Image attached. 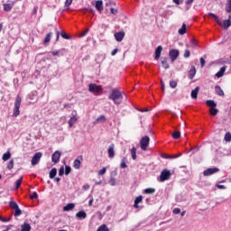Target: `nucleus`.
<instances>
[{"instance_id":"obj_1","label":"nucleus","mask_w":231,"mask_h":231,"mask_svg":"<svg viewBox=\"0 0 231 231\" xmlns=\"http://www.w3.org/2000/svg\"><path fill=\"white\" fill-rule=\"evenodd\" d=\"M109 100H112L116 106H120L124 102V96L122 91L118 88H113L111 93L108 96Z\"/></svg>"},{"instance_id":"obj_2","label":"nucleus","mask_w":231,"mask_h":231,"mask_svg":"<svg viewBox=\"0 0 231 231\" xmlns=\"http://www.w3.org/2000/svg\"><path fill=\"white\" fill-rule=\"evenodd\" d=\"M21 102H23V98L21 97V96L17 95L14 101L13 116H19V115H21Z\"/></svg>"},{"instance_id":"obj_3","label":"nucleus","mask_w":231,"mask_h":231,"mask_svg":"<svg viewBox=\"0 0 231 231\" xmlns=\"http://www.w3.org/2000/svg\"><path fill=\"white\" fill-rule=\"evenodd\" d=\"M171 176H172V173L171 171L164 169L161 174L160 177L158 178V181L163 182L171 180Z\"/></svg>"},{"instance_id":"obj_4","label":"nucleus","mask_w":231,"mask_h":231,"mask_svg":"<svg viewBox=\"0 0 231 231\" xmlns=\"http://www.w3.org/2000/svg\"><path fill=\"white\" fill-rule=\"evenodd\" d=\"M9 207L13 210H14V217H19L23 214V211L21 208H19V205H17V202L15 201H11L9 202Z\"/></svg>"},{"instance_id":"obj_5","label":"nucleus","mask_w":231,"mask_h":231,"mask_svg":"<svg viewBox=\"0 0 231 231\" xmlns=\"http://www.w3.org/2000/svg\"><path fill=\"white\" fill-rule=\"evenodd\" d=\"M88 91L94 95H100L102 93V87L92 83L88 85Z\"/></svg>"},{"instance_id":"obj_6","label":"nucleus","mask_w":231,"mask_h":231,"mask_svg":"<svg viewBox=\"0 0 231 231\" xmlns=\"http://www.w3.org/2000/svg\"><path fill=\"white\" fill-rule=\"evenodd\" d=\"M219 172V168H208L203 171V176H212V174H216Z\"/></svg>"},{"instance_id":"obj_7","label":"nucleus","mask_w":231,"mask_h":231,"mask_svg":"<svg viewBox=\"0 0 231 231\" xmlns=\"http://www.w3.org/2000/svg\"><path fill=\"white\" fill-rule=\"evenodd\" d=\"M41 158H42V152H36L32 156V162H31L32 165V166L37 165V163H39V162H41Z\"/></svg>"},{"instance_id":"obj_8","label":"nucleus","mask_w":231,"mask_h":231,"mask_svg":"<svg viewBox=\"0 0 231 231\" xmlns=\"http://www.w3.org/2000/svg\"><path fill=\"white\" fill-rule=\"evenodd\" d=\"M170 59L171 62H174L180 57V51L178 50H171L169 52Z\"/></svg>"},{"instance_id":"obj_9","label":"nucleus","mask_w":231,"mask_h":231,"mask_svg":"<svg viewBox=\"0 0 231 231\" xmlns=\"http://www.w3.org/2000/svg\"><path fill=\"white\" fill-rule=\"evenodd\" d=\"M114 37L117 42H122L124 41V38L125 37V32L124 31L116 32L114 34Z\"/></svg>"},{"instance_id":"obj_10","label":"nucleus","mask_w":231,"mask_h":231,"mask_svg":"<svg viewBox=\"0 0 231 231\" xmlns=\"http://www.w3.org/2000/svg\"><path fill=\"white\" fill-rule=\"evenodd\" d=\"M62 155V153L59 151L54 152V153L52 154L51 160L53 162V163H59V162H60V156Z\"/></svg>"},{"instance_id":"obj_11","label":"nucleus","mask_w":231,"mask_h":231,"mask_svg":"<svg viewBox=\"0 0 231 231\" xmlns=\"http://www.w3.org/2000/svg\"><path fill=\"white\" fill-rule=\"evenodd\" d=\"M231 15L228 17L227 20H224L223 22H221V27L223 28V30H228V27L231 26Z\"/></svg>"},{"instance_id":"obj_12","label":"nucleus","mask_w":231,"mask_h":231,"mask_svg":"<svg viewBox=\"0 0 231 231\" xmlns=\"http://www.w3.org/2000/svg\"><path fill=\"white\" fill-rule=\"evenodd\" d=\"M162 51H163V47H162V45H159L155 50V56H154L155 60H158L160 57H162Z\"/></svg>"},{"instance_id":"obj_13","label":"nucleus","mask_w":231,"mask_h":231,"mask_svg":"<svg viewBox=\"0 0 231 231\" xmlns=\"http://www.w3.org/2000/svg\"><path fill=\"white\" fill-rule=\"evenodd\" d=\"M107 152H108L109 158L111 159L115 158V143H112L109 145Z\"/></svg>"},{"instance_id":"obj_14","label":"nucleus","mask_w":231,"mask_h":231,"mask_svg":"<svg viewBox=\"0 0 231 231\" xmlns=\"http://www.w3.org/2000/svg\"><path fill=\"white\" fill-rule=\"evenodd\" d=\"M95 8L97 12H102V10H104V2H102V0H97L96 2Z\"/></svg>"},{"instance_id":"obj_15","label":"nucleus","mask_w":231,"mask_h":231,"mask_svg":"<svg viewBox=\"0 0 231 231\" xmlns=\"http://www.w3.org/2000/svg\"><path fill=\"white\" fill-rule=\"evenodd\" d=\"M215 93L218 97H225V92L223 91V88L219 87V85L215 86Z\"/></svg>"},{"instance_id":"obj_16","label":"nucleus","mask_w":231,"mask_h":231,"mask_svg":"<svg viewBox=\"0 0 231 231\" xmlns=\"http://www.w3.org/2000/svg\"><path fill=\"white\" fill-rule=\"evenodd\" d=\"M188 77H189V79H190V80H192V79H194V77H196V67L191 66V69L189 71Z\"/></svg>"},{"instance_id":"obj_17","label":"nucleus","mask_w":231,"mask_h":231,"mask_svg":"<svg viewBox=\"0 0 231 231\" xmlns=\"http://www.w3.org/2000/svg\"><path fill=\"white\" fill-rule=\"evenodd\" d=\"M73 208H75V203H69L63 207V211L69 212V210H73Z\"/></svg>"},{"instance_id":"obj_18","label":"nucleus","mask_w":231,"mask_h":231,"mask_svg":"<svg viewBox=\"0 0 231 231\" xmlns=\"http://www.w3.org/2000/svg\"><path fill=\"white\" fill-rule=\"evenodd\" d=\"M76 217H78V219H86V217H88V214L86 211H79L76 214Z\"/></svg>"},{"instance_id":"obj_19","label":"nucleus","mask_w":231,"mask_h":231,"mask_svg":"<svg viewBox=\"0 0 231 231\" xmlns=\"http://www.w3.org/2000/svg\"><path fill=\"white\" fill-rule=\"evenodd\" d=\"M199 93V87H196L195 89L191 90V98H198V95Z\"/></svg>"},{"instance_id":"obj_20","label":"nucleus","mask_w":231,"mask_h":231,"mask_svg":"<svg viewBox=\"0 0 231 231\" xmlns=\"http://www.w3.org/2000/svg\"><path fill=\"white\" fill-rule=\"evenodd\" d=\"M225 71H226V67H222L218 72L216 73V77L217 79H221V77H223V75H225Z\"/></svg>"},{"instance_id":"obj_21","label":"nucleus","mask_w":231,"mask_h":231,"mask_svg":"<svg viewBox=\"0 0 231 231\" xmlns=\"http://www.w3.org/2000/svg\"><path fill=\"white\" fill-rule=\"evenodd\" d=\"M162 68H164V69H169V68H170V66H169V59L162 58Z\"/></svg>"},{"instance_id":"obj_22","label":"nucleus","mask_w":231,"mask_h":231,"mask_svg":"<svg viewBox=\"0 0 231 231\" xmlns=\"http://www.w3.org/2000/svg\"><path fill=\"white\" fill-rule=\"evenodd\" d=\"M206 104L210 108L217 107V103L216 101L212 100V99L207 100Z\"/></svg>"},{"instance_id":"obj_23","label":"nucleus","mask_w":231,"mask_h":231,"mask_svg":"<svg viewBox=\"0 0 231 231\" xmlns=\"http://www.w3.org/2000/svg\"><path fill=\"white\" fill-rule=\"evenodd\" d=\"M179 35H185L187 33V24L182 23V26L180 29L178 31Z\"/></svg>"},{"instance_id":"obj_24","label":"nucleus","mask_w":231,"mask_h":231,"mask_svg":"<svg viewBox=\"0 0 231 231\" xmlns=\"http://www.w3.org/2000/svg\"><path fill=\"white\" fill-rule=\"evenodd\" d=\"M209 17H213L214 20L216 21V23L217 24H219V26H221V19H219V17L217 15H216V14L213 13H208Z\"/></svg>"},{"instance_id":"obj_25","label":"nucleus","mask_w":231,"mask_h":231,"mask_svg":"<svg viewBox=\"0 0 231 231\" xmlns=\"http://www.w3.org/2000/svg\"><path fill=\"white\" fill-rule=\"evenodd\" d=\"M77 116H70L69 120V127H73V125H75V124H77Z\"/></svg>"},{"instance_id":"obj_26","label":"nucleus","mask_w":231,"mask_h":231,"mask_svg":"<svg viewBox=\"0 0 231 231\" xmlns=\"http://www.w3.org/2000/svg\"><path fill=\"white\" fill-rule=\"evenodd\" d=\"M32 230V226L28 223H24L23 225L21 226V231H30Z\"/></svg>"},{"instance_id":"obj_27","label":"nucleus","mask_w":231,"mask_h":231,"mask_svg":"<svg viewBox=\"0 0 231 231\" xmlns=\"http://www.w3.org/2000/svg\"><path fill=\"white\" fill-rule=\"evenodd\" d=\"M55 176H57V168H52L49 173V178L51 180H53V178H55Z\"/></svg>"},{"instance_id":"obj_28","label":"nucleus","mask_w":231,"mask_h":231,"mask_svg":"<svg viewBox=\"0 0 231 231\" xmlns=\"http://www.w3.org/2000/svg\"><path fill=\"white\" fill-rule=\"evenodd\" d=\"M143 199V197L142 196L137 197L134 200V208H138V204L142 203Z\"/></svg>"},{"instance_id":"obj_29","label":"nucleus","mask_w":231,"mask_h":231,"mask_svg":"<svg viewBox=\"0 0 231 231\" xmlns=\"http://www.w3.org/2000/svg\"><path fill=\"white\" fill-rule=\"evenodd\" d=\"M12 158V153L10 152H6L5 153L3 154L2 160L3 162H8V159Z\"/></svg>"},{"instance_id":"obj_30","label":"nucleus","mask_w":231,"mask_h":231,"mask_svg":"<svg viewBox=\"0 0 231 231\" xmlns=\"http://www.w3.org/2000/svg\"><path fill=\"white\" fill-rule=\"evenodd\" d=\"M80 165H81V162H80V159H76L73 162V167L74 169H80Z\"/></svg>"},{"instance_id":"obj_31","label":"nucleus","mask_w":231,"mask_h":231,"mask_svg":"<svg viewBox=\"0 0 231 231\" xmlns=\"http://www.w3.org/2000/svg\"><path fill=\"white\" fill-rule=\"evenodd\" d=\"M180 156H181V153H179L177 155H164L163 158H165L166 160H174L176 158H180Z\"/></svg>"},{"instance_id":"obj_32","label":"nucleus","mask_w":231,"mask_h":231,"mask_svg":"<svg viewBox=\"0 0 231 231\" xmlns=\"http://www.w3.org/2000/svg\"><path fill=\"white\" fill-rule=\"evenodd\" d=\"M226 12L231 14V0H226Z\"/></svg>"},{"instance_id":"obj_33","label":"nucleus","mask_w":231,"mask_h":231,"mask_svg":"<svg viewBox=\"0 0 231 231\" xmlns=\"http://www.w3.org/2000/svg\"><path fill=\"white\" fill-rule=\"evenodd\" d=\"M126 162H127V158H126V157H124V158L122 159L121 164H120L121 169H127Z\"/></svg>"},{"instance_id":"obj_34","label":"nucleus","mask_w":231,"mask_h":231,"mask_svg":"<svg viewBox=\"0 0 231 231\" xmlns=\"http://www.w3.org/2000/svg\"><path fill=\"white\" fill-rule=\"evenodd\" d=\"M51 35H52L51 32H49V33L46 35V37H45V39H44V41H43V44H48V42H50V41H51Z\"/></svg>"},{"instance_id":"obj_35","label":"nucleus","mask_w":231,"mask_h":231,"mask_svg":"<svg viewBox=\"0 0 231 231\" xmlns=\"http://www.w3.org/2000/svg\"><path fill=\"white\" fill-rule=\"evenodd\" d=\"M13 6L11 4H5L4 5V10L5 12H11Z\"/></svg>"},{"instance_id":"obj_36","label":"nucleus","mask_w":231,"mask_h":231,"mask_svg":"<svg viewBox=\"0 0 231 231\" xmlns=\"http://www.w3.org/2000/svg\"><path fill=\"white\" fill-rule=\"evenodd\" d=\"M131 156H132V160H136V148L133 147L131 149Z\"/></svg>"},{"instance_id":"obj_37","label":"nucleus","mask_w":231,"mask_h":231,"mask_svg":"<svg viewBox=\"0 0 231 231\" xmlns=\"http://www.w3.org/2000/svg\"><path fill=\"white\" fill-rule=\"evenodd\" d=\"M189 44H190V48L195 49L198 47V42L195 39L190 40Z\"/></svg>"},{"instance_id":"obj_38","label":"nucleus","mask_w":231,"mask_h":231,"mask_svg":"<svg viewBox=\"0 0 231 231\" xmlns=\"http://www.w3.org/2000/svg\"><path fill=\"white\" fill-rule=\"evenodd\" d=\"M209 113H210V115H212V116H216L218 113V110H217V108L213 107V108L209 109Z\"/></svg>"},{"instance_id":"obj_39","label":"nucleus","mask_w":231,"mask_h":231,"mask_svg":"<svg viewBox=\"0 0 231 231\" xmlns=\"http://www.w3.org/2000/svg\"><path fill=\"white\" fill-rule=\"evenodd\" d=\"M97 231H109V229L107 228V226L103 224L97 229Z\"/></svg>"},{"instance_id":"obj_40","label":"nucleus","mask_w":231,"mask_h":231,"mask_svg":"<svg viewBox=\"0 0 231 231\" xmlns=\"http://www.w3.org/2000/svg\"><path fill=\"white\" fill-rule=\"evenodd\" d=\"M141 149L143 151H145V137H142L141 142H140Z\"/></svg>"},{"instance_id":"obj_41","label":"nucleus","mask_w":231,"mask_h":231,"mask_svg":"<svg viewBox=\"0 0 231 231\" xmlns=\"http://www.w3.org/2000/svg\"><path fill=\"white\" fill-rule=\"evenodd\" d=\"M171 136L173 140H179V138L181 136V134L180 132H174Z\"/></svg>"},{"instance_id":"obj_42","label":"nucleus","mask_w":231,"mask_h":231,"mask_svg":"<svg viewBox=\"0 0 231 231\" xmlns=\"http://www.w3.org/2000/svg\"><path fill=\"white\" fill-rule=\"evenodd\" d=\"M224 140L226 142H231V134H230V132L226 133Z\"/></svg>"},{"instance_id":"obj_43","label":"nucleus","mask_w":231,"mask_h":231,"mask_svg":"<svg viewBox=\"0 0 231 231\" xmlns=\"http://www.w3.org/2000/svg\"><path fill=\"white\" fill-rule=\"evenodd\" d=\"M156 192V189L153 188H148L145 189V194H154Z\"/></svg>"},{"instance_id":"obj_44","label":"nucleus","mask_w":231,"mask_h":231,"mask_svg":"<svg viewBox=\"0 0 231 231\" xmlns=\"http://www.w3.org/2000/svg\"><path fill=\"white\" fill-rule=\"evenodd\" d=\"M14 159H12L8 163H7V169L8 171H12V169H14Z\"/></svg>"},{"instance_id":"obj_45","label":"nucleus","mask_w":231,"mask_h":231,"mask_svg":"<svg viewBox=\"0 0 231 231\" xmlns=\"http://www.w3.org/2000/svg\"><path fill=\"white\" fill-rule=\"evenodd\" d=\"M60 35L63 39H67V40H69L71 39V36L68 35V33H66L65 32H60Z\"/></svg>"},{"instance_id":"obj_46","label":"nucleus","mask_w":231,"mask_h":231,"mask_svg":"<svg viewBox=\"0 0 231 231\" xmlns=\"http://www.w3.org/2000/svg\"><path fill=\"white\" fill-rule=\"evenodd\" d=\"M149 142H151V138H149V136H145V151H147L148 147H149Z\"/></svg>"},{"instance_id":"obj_47","label":"nucleus","mask_w":231,"mask_h":231,"mask_svg":"<svg viewBox=\"0 0 231 231\" xmlns=\"http://www.w3.org/2000/svg\"><path fill=\"white\" fill-rule=\"evenodd\" d=\"M107 169L106 168H102L99 171H98V176H104L106 172Z\"/></svg>"},{"instance_id":"obj_48","label":"nucleus","mask_w":231,"mask_h":231,"mask_svg":"<svg viewBox=\"0 0 231 231\" xmlns=\"http://www.w3.org/2000/svg\"><path fill=\"white\" fill-rule=\"evenodd\" d=\"M22 183H23V177H21L16 180V189H19V187H21Z\"/></svg>"},{"instance_id":"obj_49","label":"nucleus","mask_w":231,"mask_h":231,"mask_svg":"<svg viewBox=\"0 0 231 231\" xmlns=\"http://www.w3.org/2000/svg\"><path fill=\"white\" fill-rule=\"evenodd\" d=\"M215 187L217 188V189H221L222 190H225V189H226V186H225V185H223V184H216L215 185Z\"/></svg>"},{"instance_id":"obj_50","label":"nucleus","mask_w":231,"mask_h":231,"mask_svg":"<svg viewBox=\"0 0 231 231\" xmlns=\"http://www.w3.org/2000/svg\"><path fill=\"white\" fill-rule=\"evenodd\" d=\"M97 122H106V116H100L97 117Z\"/></svg>"},{"instance_id":"obj_51","label":"nucleus","mask_w":231,"mask_h":231,"mask_svg":"<svg viewBox=\"0 0 231 231\" xmlns=\"http://www.w3.org/2000/svg\"><path fill=\"white\" fill-rule=\"evenodd\" d=\"M39 198V194L37 192H33L32 195L30 196V199H37Z\"/></svg>"},{"instance_id":"obj_52","label":"nucleus","mask_w":231,"mask_h":231,"mask_svg":"<svg viewBox=\"0 0 231 231\" xmlns=\"http://www.w3.org/2000/svg\"><path fill=\"white\" fill-rule=\"evenodd\" d=\"M89 32V29H86L82 32H80L79 37H86L88 35V32Z\"/></svg>"},{"instance_id":"obj_53","label":"nucleus","mask_w":231,"mask_h":231,"mask_svg":"<svg viewBox=\"0 0 231 231\" xmlns=\"http://www.w3.org/2000/svg\"><path fill=\"white\" fill-rule=\"evenodd\" d=\"M69 172H71V167L65 166V174H66V176H68V174H69Z\"/></svg>"},{"instance_id":"obj_54","label":"nucleus","mask_w":231,"mask_h":231,"mask_svg":"<svg viewBox=\"0 0 231 231\" xmlns=\"http://www.w3.org/2000/svg\"><path fill=\"white\" fill-rule=\"evenodd\" d=\"M71 3H73V0H66L65 1V6L67 8H69V6H71Z\"/></svg>"},{"instance_id":"obj_55","label":"nucleus","mask_w":231,"mask_h":231,"mask_svg":"<svg viewBox=\"0 0 231 231\" xmlns=\"http://www.w3.org/2000/svg\"><path fill=\"white\" fill-rule=\"evenodd\" d=\"M170 86L174 89V88H176L178 86V82L172 80L170 81Z\"/></svg>"},{"instance_id":"obj_56","label":"nucleus","mask_w":231,"mask_h":231,"mask_svg":"<svg viewBox=\"0 0 231 231\" xmlns=\"http://www.w3.org/2000/svg\"><path fill=\"white\" fill-rule=\"evenodd\" d=\"M190 57V51L186 50L184 52V59H189Z\"/></svg>"},{"instance_id":"obj_57","label":"nucleus","mask_w":231,"mask_h":231,"mask_svg":"<svg viewBox=\"0 0 231 231\" xmlns=\"http://www.w3.org/2000/svg\"><path fill=\"white\" fill-rule=\"evenodd\" d=\"M198 151H199V146H196L194 148H191L189 152H198Z\"/></svg>"},{"instance_id":"obj_58","label":"nucleus","mask_w":231,"mask_h":231,"mask_svg":"<svg viewBox=\"0 0 231 231\" xmlns=\"http://www.w3.org/2000/svg\"><path fill=\"white\" fill-rule=\"evenodd\" d=\"M207 63V61H205L204 58H200V66L201 68H205V64Z\"/></svg>"},{"instance_id":"obj_59","label":"nucleus","mask_w":231,"mask_h":231,"mask_svg":"<svg viewBox=\"0 0 231 231\" xmlns=\"http://www.w3.org/2000/svg\"><path fill=\"white\" fill-rule=\"evenodd\" d=\"M59 176H64V167H60L59 170Z\"/></svg>"},{"instance_id":"obj_60","label":"nucleus","mask_w":231,"mask_h":231,"mask_svg":"<svg viewBox=\"0 0 231 231\" xmlns=\"http://www.w3.org/2000/svg\"><path fill=\"white\" fill-rule=\"evenodd\" d=\"M181 213V209H180V208H175L173 209V214H180Z\"/></svg>"},{"instance_id":"obj_61","label":"nucleus","mask_w":231,"mask_h":231,"mask_svg":"<svg viewBox=\"0 0 231 231\" xmlns=\"http://www.w3.org/2000/svg\"><path fill=\"white\" fill-rule=\"evenodd\" d=\"M110 12L113 14V15H116V14H118V9L111 8Z\"/></svg>"},{"instance_id":"obj_62","label":"nucleus","mask_w":231,"mask_h":231,"mask_svg":"<svg viewBox=\"0 0 231 231\" xmlns=\"http://www.w3.org/2000/svg\"><path fill=\"white\" fill-rule=\"evenodd\" d=\"M90 187H91V186H89V184H85V185L83 186V190H89Z\"/></svg>"},{"instance_id":"obj_63","label":"nucleus","mask_w":231,"mask_h":231,"mask_svg":"<svg viewBox=\"0 0 231 231\" xmlns=\"http://www.w3.org/2000/svg\"><path fill=\"white\" fill-rule=\"evenodd\" d=\"M172 2H173L175 5H181V3H183V0H172Z\"/></svg>"},{"instance_id":"obj_64","label":"nucleus","mask_w":231,"mask_h":231,"mask_svg":"<svg viewBox=\"0 0 231 231\" xmlns=\"http://www.w3.org/2000/svg\"><path fill=\"white\" fill-rule=\"evenodd\" d=\"M192 3H194V0H186L185 1V4L188 5H192Z\"/></svg>"}]
</instances>
